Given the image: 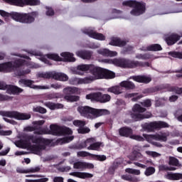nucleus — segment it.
I'll list each match as a JSON object with an SVG mask.
<instances>
[{"label":"nucleus","instance_id":"nucleus-23","mask_svg":"<svg viewBox=\"0 0 182 182\" xmlns=\"http://www.w3.org/2000/svg\"><path fill=\"white\" fill-rule=\"evenodd\" d=\"M70 176H73V177H77V178H92L93 177V174L87 173V172H71L69 173Z\"/></svg>","mask_w":182,"mask_h":182},{"label":"nucleus","instance_id":"nucleus-50","mask_svg":"<svg viewBox=\"0 0 182 182\" xmlns=\"http://www.w3.org/2000/svg\"><path fill=\"white\" fill-rule=\"evenodd\" d=\"M77 157H88V156H92V154L87 151H81L77 153Z\"/></svg>","mask_w":182,"mask_h":182},{"label":"nucleus","instance_id":"nucleus-2","mask_svg":"<svg viewBox=\"0 0 182 182\" xmlns=\"http://www.w3.org/2000/svg\"><path fill=\"white\" fill-rule=\"evenodd\" d=\"M91 75L84 78L74 77L70 80L71 85H89L94 80L99 79H105V74L106 73V68L97 67L92 65L91 68Z\"/></svg>","mask_w":182,"mask_h":182},{"label":"nucleus","instance_id":"nucleus-9","mask_svg":"<svg viewBox=\"0 0 182 182\" xmlns=\"http://www.w3.org/2000/svg\"><path fill=\"white\" fill-rule=\"evenodd\" d=\"M0 116H3V117H13L16 119V120H28L31 119V114H22L15 111H0Z\"/></svg>","mask_w":182,"mask_h":182},{"label":"nucleus","instance_id":"nucleus-58","mask_svg":"<svg viewBox=\"0 0 182 182\" xmlns=\"http://www.w3.org/2000/svg\"><path fill=\"white\" fill-rule=\"evenodd\" d=\"M0 15L1 16H3V18H9V16H12V14H9L4 10H0Z\"/></svg>","mask_w":182,"mask_h":182},{"label":"nucleus","instance_id":"nucleus-60","mask_svg":"<svg viewBox=\"0 0 182 182\" xmlns=\"http://www.w3.org/2000/svg\"><path fill=\"white\" fill-rule=\"evenodd\" d=\"M141 105L142 106H144V107H150V106H151V102L150 100H146L144 101Z\"/></svg>","mask_w":182,"mask_h":182},{"label":"nucleus","instance_id":"nucleus-10","mask_svg":"<svg viewBox=\"0 0 182 182\" xmlns=\"http://www.w3.org/2000/svg\"><path fill=\"white\" fill-rule=\"evenodd\" d=\"M86 99L92 100V102H100L101 103H107L110 102L112 97L107 94L102 95L101 92H94L86 95Z\"/></svg>","mask_w":182,"mask_h":182},{"label":"nucleus","instance_id":"nucleus-39","mask_svg":"<svg viewBox=\"0 0 182 182\" xmlns=\"http://www.w3.org/2000/svg\"><path fill=\"white\" fill-rule=\"evenodd\" d=\"M143 157V155L137 151H134L131 156H129V159L134 161V160H140Z\"/></svg>","mask_w":182,"mask_h":182},{"label":"nucleus","instance_id":"nucleus-27","mask_svg":"<svg viewBox=\"0 0 182 182\" xmlns=\"http://www.w3.org/2000/svg\"><path fill=\"white\" fill-rule=\"evenodd\" d=\"M63 92L65 95H75V93L77 95H80V90L76 87H68L63 90Z\"/></svg>","mask_w":182,"mask_h":182},{"label":"nucleus","instance_id":"nucleus-42","mask_svg":"<svg viewBox=\"0 0 182 182\" xmlns=\"http://www.w3.org/2000/svg\"><path fill=\"white\" fill-rule=\"evenodd\" d=\"M126 173H128L129 174H134L135 176H140L141 174V172L139 169H134L132 168H128L125 169Z\"/></svg>","mask_w":182,"mask_h":182},{"label":"nucleus","instance_id":"nucleus-32","mask_svg":"<svg viewBox=\"0 0 182 182\" xmlns=\"http://www.w3.org/2000/svg\"><path fill=\"white\" fill-rule=\"evenodd\" d=\"M45 106L48 107L50 110H55V109H62L63 107V105L62 104H55L53 102H46Z\"/></svg>","mask_w":182,"mask_h":182},{"label":"nucleus","instance_id":"nucleus-14","mask_svg":"<svg viewBox=\"0 0 182 182\" xmlns=\"http://www.w3.org/2000/svg\"><path fill=\"white\" fill-rule=\"evenodd\" d=\"M7 4H11V5H16V6H25V5H30L33 6L35 5H39L41 1L39 0H3Z\"/></svg>","mask_w":182,"mask_h":182},{"label":"nucleus","instance_id":"nucleus-48","mask_svg":"<svg viewBox=\"0 0 182 182\" xmlns=\"http://www.w3.org/2000/svg\"><path fill=\"white\" fill-rule=\"evenodd\" d=\"M159 170L161 171H163L164 170H166V171L168 170L169 171H174L177 170V168L176 167H173V166L168 167V166H166L164 165H161V166H159Z\"/></svg>","mask_w":182,"mask_h":182},{"label":"nucleus","instance_id":"nucleus-62","mask_svg":"<svg viewBox=\"0 0 182 182\" xmlns=\"http://www.w3.org/2000/svg\"><path fill=\"white\" fill-rule=\"evenodd\" d=\"M53 182H63V177L62 176H55L53 179Z\"/></svg>","mask_w":182,"mask_h":182},{"label":"nucleus","instance_id":"nucleus-52","mask_svg":"<svg viewBox=\"0 0 182 182\" xmlns=\"http://www.w3.org/2000/svg\"><path fill=\"white\" fill-rule=\"evenodd\" d=\"M92 157H94L95 160H98V161H105L106 160V156L105 155H93L92 154Z\"/></svg>","mask_w":182,"mask_h":182},{"label":"nucleus","instance_id":"nucleus-38","mask_svg":"<svg viewBox=\"0 0 182 182\" xmlns=\"http://www.w3.org/2000/svg\"><path fill=\"white\" fill-rule=\"evenodd\" d=\"M95 141V140L93 138H90L87 139L81 144V149H85V147H89L90 146H92V144H93Z\"/></svg>","mask_w":182,"mask_h":182},{"label":"nucleus","instance_id":"nucleus-57","mask_svg":"<svg viewBox=\"0 0 182 182\" xmlns=\"http://www.w3.org/2000/svg\"><path fill=\"white\" fill-rule=\"evenodd\" d=\"M146 154L148 156H151V157H159L160 154L156 152V151H146Z\"/></svg>","mask_w":182,"mask_h":182},{"label":"nucleus","instance_id":"nucleus-3","mask_svg":"<svg viewBox=\"0 0 182 182\" xmlns=\"http://www.w3.org/2000/svg\"><path fill=\"white\" fill-rule=\"evenodd\" d=\"M77 110L81 116L87 117V119H96V117L109 114L107 109H96L90 107H79Z\"/></svg>","mask_w":182,"mask_h":182},{"label":"nucleus","instance_id":"nucleus-19","mask_svg":"<svg viewBox=\"0 0 182 182\" xmlns=\"http://www.w3.org/2000/svg\"><path fill=\"white\" fill-rule=\"evenodd\" d=\"M146 130L148 132H153L154 129H161L163 127H168V124L164 122H154L146 124Z\"/></svg>","mask_w":182,"mask_h":182},{"label":"nucleus","instance_id":"nucleus-29","mask_svg":"<svg viewBox=\"0 0 182 182\" xmlns=\"http://www.w3.org/2000/svg\"><path fill=\"white\" fill-rule=\"evenodd\" d=\"M53 79L55 80H60L62 82H66L69 79V77L66 75L65 73H55L53 74Z\"/></svg>","mask_w":182,"mask_h":182},{"label":"nucleus","instance_id":"nucleus-34","mask_svg":"<svg viewBox=\"0 0 182 182\" xmlns=\"http://www.w3.org/2000/svg\"><path fill=\"white\" fill-rule=\"evenodd\" d=\"M76 55L82 59H90L92 58V53L87 51H78L76 53Z\"/></svg>","mask_w":182,"mask_h":182},{"label":"nucleus","instance_id":"nucleus-63","mask_svg":"<svg viewBox=\"0 0 182 182\" xmlns=\"http://www.w3.org/2000/svg\"><path fill=\"white\" fill-rule=\"evenodd\" d=\"M151 58V56L150 55H137L136 59H150Z\"/></svg>","mask_w":182,"mask_h":182},{"label":"nucleus","instance_id":"nucleus-13","mask_svg":"<svg viewBox=\"0 0 182 182\" xmlns=\"http://www.w3.org/2000/svg\"><path fill=\"white\" fill-rule=\"evenodd\" d=\"M119 133L120 136H122L124 137H129L133 140H136V141H144V139L143 138V136L140 135L133 134V130H132V129L130 128L122 127L119 129Z\"/></svg>","mask_w":182,"mask_h":182},{"label":"nucleus","instance_id":"nucleus-44","mask_svg":"<svg viewBox=\"0 0 182 182\" xmlns=\"http://www.w3.org/2000/svg\"><path fill=\"white\" fill-rule=\"evenodd\" d=\"M73 139H74L73 136H67L61 139H59L58 143L60 144H65V143H70V141H72Z\"/></svg>","mask_w":182,"mask_h":182},{"label":"nucleus","instance_id":"nucleus-17","mask_svg":"<svg viewBox=\"0 0 182 182\" xmlns=\"http://www.w3.org/2000/svg\"><path fill=\"white\" fill-rule=\"evenodd\" d=\"M20 86H25L26 87H31V89H36V90H40V89H50L49 86H42V85H33V81L31 80H21L18 82Z\"/></svg>","mask_w":182,"mask_h":182},{"label":"nucleus","instance_id":"nucleus-4","mask_svg":"<svg viewBox=\"0 0 182 182\" xmlns=\"http://www.w3.org/2000/svg\"><path fill=\"white\" fill-rule=\"evenodd\" d=\"M99 62H102V63H109L112 65H115V66H120V68H137V66L140 65V63L137 61H132L126 59H104L100 60L98 59Z\"/></svg>","mask_w":182,"mask_h":182},{"label":"nucleus","instance_id":"nucleus-61","mask_svg":"<svg viewBox=\"0 0 182 182\" xmlns=\"http://www.w3.org/2000/svg\"><path fill=\"white\" fill-rule=\"evenodd\" d=\"M47 11H46V15L48 16H52L55 14V12L53 11V9L51 8H46Z\"/></svg>","mask_w":182,"mask_h":182},{"label":"nucleus","instance_id":"nucleus-54","mask_svg":"<svg viewBox=\"0 0 182 182\" xmlns=\"http://www.w3.org/2000/svg\"><path fill=\"white\" fill-rule=\"evenodd\" d=\"M33 112H37L38 113H46V109L42 107H33Z\"/></svg>","mask_w":182,"mask_h":182},{"label":"nucleus","instance_id":"nucleus-45","mask_svg":"<svg viewBox=\"0 0 182 182\" xmlns=\"http://www.w3.org/2000/svg\"><path fill=\"white\" fill-rule=\"evenodd\" d=\"M31 55L39 56L38 59H40V60H42L44 63H47V65H49V61L45 58V56L42 55L41 53L33 52Z\"/></svg>","mask_w":182,"mask_h":182},{"label":"nucleus","instance_id":"nucleus-41","mask_svg":"<svg viewBox=\"0 0 182 182\" xmlns=\"http://www.w3.org/2000/svg\"><path fill=\"white\" fill-rule=\"evenodd\" d=\"M161 46L159 44H152L147 47L146 50L156 52L157 50H161Z\"/></svg>","mask_w":182,"mask_h":182},{"label":"nucleus","instance_id":"nucleus-6","mask_svg":"<svg viewBox=\"0 0 182 182\" xmlns=\"http://www.w3.org/2000/svg\"><path fill=\"white\" fill-rule=\"evenodd\" d=\"M11 18L14 21H16V22H20V23H32L35 22L36 13L25 14L15 12L11 14Z\"/></svg>","mask_w":182,"mask_h":182},{"label":"nucleus","instance_id":"nucleus-31","mask_svg":"<svg viewBox=\"0 0 182 182\" xmlns=\"http://www.w3.org/2000/svg\"><path fill=\"white\" fill-rule=\"evenodd\" d=\"M107 92L110 93H114V95H120V93H123V88L119 86H114L107 89Z\"/></svg>","mask_w":182,"mask_h":182},{"label":"nucleus","instance_id":"nucleus-40","mask_svg":"<svg viewBox=\"0 0 182 182\" xmlns=\"http://www.w3.org/2000/svg\"><path fill=\"white\" fill-rule=\"evenodd\" d=\"M114 77H116V74L113 71L105 69L104 79H114Z\"/></svg>","mask_w":182,"mask_h":182},{"label":"nucleus","instance_id":"nucleus-64","mask_svg":"<svg viewBox=\"0 0 182 182\" xmlns=\"http://www.w3.org/2000/svg\"><path fill=\"white\" fill-rule=\"evenodd\" d=\"M178 99V97L177 95H172L169 97V102H176Z\"/></svg>","mask_w":182,"mask_h":182},{"label":"nucleus","instance_id":"nucleus-56","mask_svg":"<svg viewBox=\"0 0 182 182\" xmlns=\"http://www.w3.org/2000/svg\"><path fill=\"white\" fill-rule=\"evenodd\" d=\"M59 171H61L62 173L65 172V171H70V170H72V168L69 166H60L58 168Z\"/></svg>","mask_w":182,"mask_h":182},{"label":"nucleus","instance_id":"nucleus-11","mask_svg":"<svg viewBox=\"0 0 182 182\" xmlns=\"http://www.w3.org/2000/svg\"><path fill=\"white\" fill-rule=\"evenodd\" d=\"M60 55L63 58H60V57L57 54H48L47 58L52 60H57L58 62H60V60H64V62H75V60H76L75 57H73V54L70 53H62Z\"/></svg>","mask_w":182,"mask_h":182},{"label":"nucleus","instance_id":"nucleus-5","mask_svg":"<svg viewBox=\"0 0 182 182\" xmlns=\"http://www.w3.org/2000/svg\"><path fill=\"white\" fill-rule=\"evenodd\" d=\"M50 131L40 130L38 132H36V133H37V134H67L68 136L73 133V132H72V129L66 127H60L56 124L50 125Z\"/></svg>","mask_w":182,"mask_h":182},{"label":"nucleus","instance_id":"nucleus-43","mask_svg":"<svg viewBox=\"0 0 182 182\" xmlns=\"http://www.w3.org/2000/svg\"><path fill=\"white\" fill-rule=\"evenodd\" d=\"M156 173V168L154 167L149 166L146 168V169L144 171V174L146 176V177H149L150 176H153Z\"/></svg>","mask_w":182,"mask_h":182},{"label":"nucleus","instance_id":"nucleus-53","mask_svg":"<svg viewBox=\"0 0 182 182\" xmlns=\"http://www.w3.org/2000/svg\"><path fill=\"white\" fill-rule=\"evenodd\" d=\"M77 132L81 134H85V133H89V132H90V129H89L88 127L83 128V127H82L81 128H79L77 129Z\"/></svg>","mask_w":182,"mask_h":182},{"label":"nucleus","instance_id":"nucleus-21","mask_svg":"<svg viewBox=\"0 0 182 182\" xmlns=\"http://www.w3.org/2000/svg\"><path fill=\"white\" fill-rule=\"evenodd\" d=\"M95 166L93 164L84 162V161H77L73 164V168L77 170H85L86 168H94Z\"/></svg>","mask_w":182,"mask_h":182},{"label":"nucleus","instance_id":"nucleus-36","mask_svg":"<svg viewBox=\"0 0 182 182\" xmlns=\"http://www.w3.org/2000/svg\"><path fill=\"white\" fill-rule=\"evenodd\" d=\"M119 18H122V12L117 10H114L109 14V18H108V19H117Z\"/></svg>","mask_w":182,"mask_h":182},{"label":"nucleus","instance_id":"nucleus-12","mask_svg":"<svg viewBox=\"0 0 182 182\" xmlns=\"http://www.w3.org/2000/svg\"><path fill=\"white\" fill-rule=\"evenodd\" d=\"M21 65H26V60L23 58H18L14 65L11 63L0 64V72H11L15 68H19Z\"/></svg>","mask_w":182,"mask_h":182},{"label":"nucleus","instance_id":"nucleus-25","mask_svg":"<svg viewBox=\"0 0 182 182\" xmlns=\"http://www.w3.org/2000/svg\"><path fill=\"white\" fill-rule=\"evenodd\" d=\"M126 43L127 42L125 41L120 40L117 37L112 38L109 42V45H111V46H124Z\"/></svg>","mask_w":182,"mask_h":182},{"label":"nucleus","instance_id":"nucleus-22","mask_svg":"<svg viewBox=\"0 0 182 182\" xmlns=\"http://www.w3.org/2000/svg\"><path fill=\"white\" fill-rule=\"evenodd\" d=\"M130 79H132L134 82H137L138 83H150V82H151V77L146 75L132 76L129 78V80Z\"/></svg>","mask_w":182,"mask_h":182},{"label":"nucleus","instance_id":"nucleus-26","mask_svg":"<svg viewBox=\"0 0 182 182\" xmlns=\"http://www.w3.org/2000/svg\"><path fill=\"white\" fill-rule=\"evenodd\" d=\"M165 178L171 181L181 180L182 173H173L171 172H168L166 175H165Z\"/></svg>","mask_w":182,"mask_h":182},{"label":"nucleus","instance_id":"nucleus-24","mask_svg":"<svg viewBox=\"0 0 182 182\" xmlns=\"http://www.w3.org/2000/svg\"><path fill=\"white\" fill-rule=\"evenodd\" d=\"M97 52L99 55H102V56H109L110 58L117 56V52L112 51L107 48H101L97 50Z\"/></svg>","mask_w":182,"mask_h":182},{"label":"nucleus","instance_id":"nucleus-33","mask_svg":"<svg viewBox=\"0 0 182 182\" xmlns=\"http://www.w3.org/2000/svg\"><path fill=\"white\" fill-rule=\"evenodd\" d=\"M39 171V168L36 167V168H30L27 169H23V168H18L17 169L18 173H22L24 174H26L28 173H38Z\"/></svg>","mask_w":182,"mask_h":182},{"label":"nucleus","instance_id":"nucleus-15","mask_svg":"<svg viewBox=\"0 0 182 182\" xmlns=\"http://www.w3.org/2000/svg\"><path fill=\"white\" fill-rule=\"evenodd\" d=\"M130 5L134 8L131 11V15H133L134 16H139V15L144 14V11H146V5L143 3L131 1Z\"/></svg>","mask_w":182,"mask_h":182},{"label":"nucleus","instance_id":"nucleus-16","mask_svg":"<svg viewBox=\"0 0 182 182\" xmlns=\"http://www.w3.org/2000/svg\"><path fill=\"white\" fill-rule=\"evenodd\" d=\"M0 90H6L8 93L11 95H17L21 93L22 89L14 85H6L4 82H0Z\"/></svg>","mask_w":182,"mask_h":182},{"label":"nucleus","instance_id":"nucleus-1","mask_svg":"<svg viewBox=\"0 0 182 182\" xmlns=\"http://www.w3.org/2000/svg\"><path fill=\"white\" fill-rule=\"evenodd\" d=\"M28 141L31 143L20 140L14 142V144L16 147H19L20 149H27V150H30V151L33 152L34 154H40L42 150H45V146L50 143V140L45 139L39 136H29Z\"/></svg>","mask_w":182,"mask_h":182},{"label":"nucleus","instance_id":"nucleus-37","mask_svg":"<svg viewBox=\"0 0 182 182\" xmlns=\"http://www.w3.org/2000/svg\"><path fill=\"white\" fill-rule=\"evenodd\" d=\"M169 166H173L174 167H180V163L178 162V159H176L173 156L169 157Z\"/></svg>","mask_w":182,"mask_h":182},{"label":"nucleus","instance_id":"nucleus-49","mask_svg":"<svg viewBox=\"0 0 182 182\" xmlns=\"http://www.w3.org/2000/svg\"><path fill=\"white\" fill-rule=\"evenodd\" d=\"M65 99L67 100V102H77V100H79V97L67 95L65 97Z\"/></svg>","mask_w":182,"mask_h":182},{"label":"nucleus","instance_id":"nucleus-46","mask_svg":"<svg viewBox=\"0 0 182 182\" xmlns=\"http://www.w3.org/2000/svg\"><path fill=\"white\" fill-rule=\"evenodd\" d=\"M127 97L131 98L133 102H136L138 99H141V95H139L137 93H131L127 94Z\"/></svg>","mask_w":182,"mask_h":182},{"label":"nucleus","instance_id":"nucleus-18","mask_svg":"<svg viewBox=\"0 0 182 182\" xmlns=\"http://www.w3.org/2000/svg\"><path fill=\"white\" fill-rule=\"evenodd\" d=\"M92 68L93 65L90 64H81L77 66L76 70L74 71L75 75H79L80 76H83L86 72L90 70L92 71Z\"/></svg>","mask_w":182,"mask_h":182},{"label":"nucleus","instance_id":"nucleus-35","mask_svg":"<svg viewBox=\"0 0 182 182\" xmlns=\"http://www.w3.org/2000/svg\"><path fill=\"white\" fill-rule=\"evenodd\" d=\"M103 143L102 142H94L92 143V144L90 146L87 147V150H100V149H102V147H103Z\"/></svg>","mask_w":182,"mask_h":182},{"label":"nucleus","instance_id":"nucleus-51","mask_svg":"<svg viewBox=\"0 0 182 182\" xmlns=\"http://www.w3.org/2000/svg\"><path fill=\"white\" fill-rule=\"evenodd\" d=\"M2 126L0 125V136H11L12 132L11 130L4 131L2 130Z\"/></svg>","mask_w":182,"mask_h":182},{"label":"nucleus","instance_id":"nucleus-47","mask_svg":"<svg viewBox=\"0 0 182 182\" xmlns=\"http://www.w3.org/2000/svg\"><path fill=\"white\" fill-rule=\"evenodd\" d=\"M73 124L74 126H76V127H79V129H80L86 125V122L82 120H75L73 121Z\"/></svg>","mask_w":182,"mask_h":182},{"label":"nucleus","instance_id":"nucleus-30","mask_svg":"<svg viewBox=\"0 0 182 182\" xmlns=\"http://www.w3.org/2000/svg\"><path fill=\"white\" fill-rule=\"evenodd\" d=\"M180 38H181V36L177 34H172L166 39V42L168 45H174L177 41L180 40Z\"/></svg>","mask_w":182,"mask_h":182},{"label":"nucleus","instance_id":"nucleus-28","mask_svg":"<svg viewBox=\"0 0 182 182\" xmlns=\"http://www.w3.org/2000/svg\"><path fill=\"white\" fill-rule=\"evenodd\" d=\"M119 86L121 87H124L125 89L128 90H133L136 87L134 83H133V82L129 81V80L121 82L119 83Z\"/></svg>","mask_w":182,"mask_h":182},{"label":"nucleus","instance_id":"nucleus-8","mask_svg":"<svg viewBox=\"0 0 182 182\" xmlns=\"http://www.w3.org/2000/svg\"><path fill=\"white\" fill-rule=\"evenodd\" d=\"M144 139H146V141L156 146L157 147H161V144L155 142V141L159 140V141H167V137H168V133H160L156 134L155 135H147L143 134Z\"/></svg>","mask_w":182,"mask_h":182},{"label":"nucleus","instance_id":"nucleus-55","mask_svg":"<svg viewBox=\"0 0 182 182\" xmlns=\"http://www.w3.org/2000/svg\"><path fill=\"white\" fill-rule=\"evenodd\" d=\"M47 181H49V178H42L37 180H28V179L26 180V182H47Z\"/></svg>","mask_w":182,"mask_h":182},{"label":"nucleus","instance_id":"nucleus-20","mask_svg":"<svg viewBox=\"0 0 182 182\" xmlns=\"http://www.w3.org/2000/svg\"><path fill=\"white\" fill-rule=\"evenodd\" d=\"M84 33H86V35H88L90 38H92V39H97V41H105L106 39V37L100 33H96L95 31L92 29H85L84 30Z\"/></svg>","mask_w":182,"mask_h":182},{"label":"nucleus","instance_id":"nucleus-59","mask_svg":"<svg viewBox=\"0 0 182 182\" xmlns=\"http://www.w3.org/2000/svg\"><path fill=\"white\" fill-rule=\"evenodd\" d=\"M180 12H182V9L165 11V12L161 13V15H167V14H178Z\"/></svg>","mask_w":182,"mask_h":182},{"label":"nucleus","instance_id":"nucleus-7","mask_svg":"<svg viewBox=\"0 0 182 182\" xmlns=\"http://www.w3.org/2000/svg\"><path fill=\"white\" fill-rule=\"evenodd\" d=\"M146 112V109L141 107L140 105H135L132 108V112L131 114V117L135 122H138V120H141L142 119H149L151 117V113L148 112L145 115H142L141 113Z\"/></svg>","mask_w":182,"mask_h":182}]
</instances>
